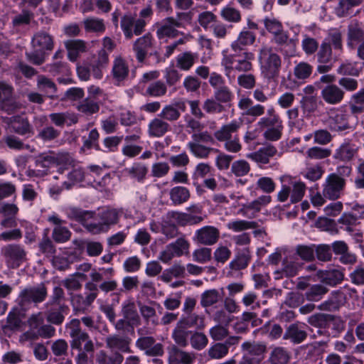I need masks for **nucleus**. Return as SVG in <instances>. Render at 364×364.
<instances>
[{"instance_id":"f257e3e1","label":"nucleus","mask_w":364,"mask_h":364,"mask_svg":"<svg viewBox=\"0 0 364 364\" xmlns=\"http://www.w3.org/2000/svg\"><path fill=\"white\" fill-rule=\"evenodd\" d=\"M256 34L244 28L237 38L230 44L231 52L224 50L222 52L221 65L229 82L235 80L237 73H248L253 70L255 54L247 48L253 45Z\"/></svg>"},{"instance_id":"f03ea898","label":"nucleus","mask_w":364,"mask_h":364,"mask_svg":"<svg viewBox=\"0 0 364 364\" xmlns=\"http://www.w3.org/2000/svg\"><path fill=\"white\" fill-rule=\"evenodd\" d=\"M122 211L116 208H107L98 213L90 210L84 228L93 235L107 232L118 223Z\"/></svg>"},{"instance_id":"7ed1b4c3","label":"nucleus","mask_w":364,"mask_h":364,"mask_svg":"<svg viewBox=\"0 0 364 364\" xmlns=\"http://www.w3.org/2000/svg\"><path fill=\"white\" fill-rule=\"evenodd\" d=\"M31 44L32 50L26 52V58L31 63L40 65L44 63L49 52L53 49L54 40L48 32L39 31L34 33Z\"/></svg>"},{"instance_id":"20e7f679","label":"nucleus","mask_w":364,"mask_h":364,"mask_svg":"<svg viewBox=\"0 0 364 364\" xmlns=\"http://www.w3.org/2000/svg\"><path fill=\"white\" fill-rule=\"evenodd\" d=\"M108 64V53L104 49H100L90 63H84L77 67V73L81 80L87 81L91 76L100 80L103 77V70Z\"/></svg>"},{"instance_id":"39448f33","label":"nucleus","mask_w":364,"mask_h":364,"mask_svg":"<svg viewBox=\"0 0 364 364\" xmlns=\"http://www.w3.org/2000/svg\"><path fill=\"white\" fill-rule=\"evenodd\" d=\"M258 60L264 78L273 80L279 76L282 67L281 57L272 47L263 46L259 50Z\"/></svg>"},{"instance_id":"423d86ee","label":"nucleus","mask_w":364,"mask_h":364,"mask_svg":"<svg viewBox=\"0 0 364 364\" xmlns=\"http://www.w3.org/2000/svg\"><path fill=\"white\" fill-rule=\"evenodd\" d=\"M242 126V122L232 120L230 123L223 125L214 132V137L220 142H224V148L231 153L239 152L242 145L237 135V131Z\"/></svg>"},{"instance_id":"0eeeda50","label":"nucleus","mask_w":364,"mask_h":364,"mask_svg":"<svg viewBox=\"0 0 364 364\" xmlns=\"http://www.w3.org/2000/svg\"><path fill=\"white\" fill-rule=\"evenodd\" d=\"M48 290L43 283L37 286L27 287L23 289L16 298V303L21 310L26 311L33 304L37 305L45 301Z\"/></svg>"},{"instance_id":"6e6552de","label":"nucleus","mask_w":364,"mask_h":364,"mask_svg":"<svg viewBox=\"0 0 364 364\" xmlns=\"http://www.w3.org/2000/svg\"><path fill=\"white\" fill-rule=\"evenodd\" d=\"M0 254L10 269L18 268L26 259V252L19 244H8L3 246Z\"/></svg>"},{"instance_id":"1a4fd4ad","label":"nucleus","mask_w":364,"mask_h":364,"mask_svg":"<svg viewBox=\"0 0 364 364\" xmlns=\"http://www.w3.org/2000/svg\"><path fill=\"white\" fill-rule=\"evenodd\" d=\"M209 83L213 88V96L222 104L230 105L235 98L234 92L225 85L223 77L217 73L210 75Z\"/></svg>"},{"instance_id":"9d476101","label":"nucleus","mask_w":364,"mask_h":364,"mask_svg":"<svg viewBox=\"0 0 364 364\" xmlns=\"http://www.w3.org/2000/svg\"><path fill=\"white\" fill-rule=\"evenodd\" d=\"M346 185V180L330 173L323 184L322 193L326 198L336 200L343 194Z\"/></svg>"},{"instance_id":"9b49d317","label":"nucleus","mask_w":364,"mask_h":364,"mask_svg":"<svg viewBox=\"0 0 364 364\" xmlns=\"http://www.w3.org/2000/svg\"><path fill=\"white\" fill-rule=\"evenodd\" d=\"M146 22L142 18H136L132 14H127L121 18L120 26L127 39H132L133 36H139L144 31Z\"/></svg>"},{"instance_id":"f8f14e48","label":"nucleus","mask_w":364,"mask_h":364,"mask_svg":"<svg viewBox=\"0 0 364 364\" xmlns=\"http://www.w3.org/2000/svg\"><path fill=\"white\" fill-rule=\"evenodd\" d=\"M316 61L318 63L316 71L320 74H325L333 68V62L337 60L338 56H333L332 48L330 43L323 42L321 44L316 55Z\"/></svg>"},{"instance_id":"ddd939ff","label":"nucleus","mask_w":364,"mask_h":364,"mask_svg":"<svg viewBox=\"0 0 364 364\" xmlns=\"http://www.w3.org/2000/svg\"><path fill=\"white\" fill-rule=\"evenodd\" d=\"M307 325L296 321L287 326L283 334V339L289 341L293 345H299L305 341L308 337Z\"/></svg>"},{"instance_id":"4468645a","label":"nucleus","mask_w":364,"mask_h":364,"mask_svg":"<svg viewBox=\"0 0 364 364\" xmlns=\"http://www.w3.org/2000/svg\"><path fill=\"white\" fill-rule=\"evenodd\" d=\"M219 238V230L210 225H206L197 230L193 237V240L196 242L205 246L215 245L217 243Z\"/></svg>"},{"instance_id":"2eb2a0df","label":"nucleus","mask_w":364,"mask_h":364,"mask_svg":"<svg viewBox=\"0 0 364 364\" xmlns=\"http://www.w3.org/2000/svg\"><path fill=\"white\" fill-rule=\"evenodd\" d=\"M349 114L339 109H331L329 112L328 124L331 131L343 132L351 129Z\"/></svg>"},{"instance_id":"dca6fc26","label":"nucleus","mask_w":364,"mask_h":364,"mask_svg":"<svg viewBox=\"0 0 364 364\" xmlns=\"http://www.w3.org/2000/svg\"><path fill=\"white\" fill-rule=\"evenodd\" d=\"M154 46V38L149 33L138 38L133 44V50L137 61L140 63L144 62L149 50Z\"/></svg>"},{"instance_id":"f3484780","label":"nucleus","mask_w":364,"mask_h":364,"mask_svg":"<svg viewBox=\"0 0 364 364\" xmlns=\"http://www.w3.org/2000/svg\"><path fill=\"white\" fill-rule=\"evenodd\" d=\"M129 67L127 61L122 56H117L112 63V76L117 85H121L128 78Z\"/></svg>"},{"instance_id":"a211bd4d","label":"nucleus","mask_w":364,"mask_h":364,"mask_svg":"<svg viewBox=\"0 0 364 364\" xmlns=\"http://www.w3.org/2000/svg\"><path fill=\"white\" fill-rule=\"evenodd\" d=\"M169 364H193L196 360V355L192 352H187L176 345H172L168 348Z\"/></svg>"},{"instance_id":"6ab92c4d","label":"nucleus","mask_w":364,"mask_h":364,"mask_svg":"<svg viewBox=\"0 0 364 364\" xmlns=\"http://www.w3.org/2000/svg\"><path fill=\"white\" fill-rule=\"evenodd\" d=\"M48 221L56 225L52 232V237L56 242L64 243L70 239L71 232L66 227L61 225L65 223V222L61 220L56 214L48 216Z\"/></svg>"},{"instance_id":"aec40b11","label":"nucleus","mask_w":364,"mask_h":364,"mask_svg":"<svg viewBox=\"0 0 364 364\" xmlns=\"http://www.w3.org/2000/svg\"><path fill=\"white\" fill-rule=\"evenodd\" d=\"M364 41V24L357 21H352L348 26L347 46L354 49Z\"/></svg>"},{"instance_id":"412c9836","label":"nucleus","mask_w":364,"mask_h":364,"mask_svg":"<svg viewBox=\"0 0 364 364\" xmlns=\"http://www.w3.org/2000/svg\"><path fill=\"white\" fill-rule=\"evenodd\" d=\"M186 110V102L183 100H179L173 104L165 105L159 114V117L166 122H175L180 118L181 112H184Z\"/></svg>"},{"instance_id":"4be33fe9","label":"nucleus","mask_w":364,"mask_h":364,"mask_svg":"<svg viewBox=\"0 0 364 364\" xmlns=\"http://www.w3.org/2000/svg\"><path fill=\"white\" fill-rule=\"evenodd\" d=\"M321 96L326 103L331 105H338L343 101L345 92L338 85L330 84L322 88Z\"/></svg>"},{"instance_id":"5701e85b","label":"nucleus","mask_w":364,"mask_h":364,"mask_svg":"<svg viewBox=\"0 0 364 364\" xmlns=\"http://www.w3.org/2000/svg\"><path fill=\"white\" fill-rule=\"evenodd\" d=\"M13 86L4 81H0V103L4 110L7 112L13 111L16 107L14 100Z\"/></svg>"},{"instance_id":"b1692460","label":"nucleus","mask_w":364,"mask_h":364,"mask_svg":"<svg viewBox=\"0 0 364 364\" xmlns=\"http://www.w3.org/2000/svg\"><path fill=\"white\" fill-rule=\"evenodd\" d=\"M155 340L152 337H141L136 341V346L145 351L149 356L161 355L164 353L163 346L161 343L154 344Z\"/></svg>"},{"instance_id":"393cba45","label":"nucleus","mask_w":364,"mask_h":364,"mask_svg":"<svg viewBox=\"0 0 364 364\" xmlns=\"http://www.w3.org/2000/svg\"><path fill=\"white\" fill-rule=\"evenodd\" d=\"M166 215L170 220L176 222L181 226L196 225L203 220L201 216L173 210L168 212Z\"/></svg>"},{"instance_id":"a878e982","label":"nucleus","mask_w":364,"mask_h":364,"mask_svg":"<svg viewBox=\"0 0 364 364\" xmlns=\"http://www.w3.org/2000/svg\"><path fill=\"white\" fill-rule=\"evenodd\" d=\"M250 259L249 247L237 248L235 258L229 264L230 268L233 270L244 269L248 266Z\"/></svg>"},{"instance_id":"bb28decb","label":"nucleus","mask_w":364,"mask_h":364,"mask_svg":"<svg viewBox=\"0 0 364 364\" xmlns=\"http://www.w3.org/2000/svg\"><path fill=\"white\" fill-rule=\"evenodd\" d=\"M49 119L53 124L59 127H63L65 125L70 127L78 122L77 115L70 112L51 113L49 114Z\"/></svg>"},{"instance_id":"cd10ccee","label":"nucleus","mask_w":364,"mask_h":364,"mask_svg":"<svg viewBox=\"0 0 364 364\" xmlns=\"http://www.w3.org/2000/svg\"><path fill=\"white\" fill-rule=\"evenodd\" d=\"M277 153V149L272 145H268L260 148L257 151L247 155V158L259 164H267L271 157Z\"/></svg>"},{"instance_id":"c85d7f7f","label":"nucleus","mask_w":364,"mask_h":364,"mask_svg":"<svg viewBox=\"0 0 364 364\" xmlns=\"http://www.w3.org/2000/svg\"><path fill=\"white\" fill-rule=\"evenodd\" d=\"M171 130V125L160 117H155L148 125V134L152 137H161Z\"/></svg>"},{"instance_id":"c756f323","label":"nucleus","mask_w":364,"mask_h":364,"mask_svg":"<svg viewBox=\"0 0 364 364\" xmlns=\"http://www.w3.org/2000/svg\"><path fill=\"white\" fill-rule=\"evenodd\" d=\"M124 356L117 350H99L95 355L97 364H122Z\"/></svg>"},{"instance_id":"7c9ffc66","label":"nucleus","mask_w":364,"mask_h":364,"mask_svg":"<svg viewBox=\"0 0 364 364\" xmlns=\"http://www.w3.org/2000/svg\"><path fill=\"white\" fill-rule=\"evenodd\" d=\"M105 343L110 350H117L119 353H130L129 341L118 335H112L105 338Z\"/></svg>"},{"instance_id":"2f4dec72","label":"nucleus","mask_w":364,"mask_h":364,"mask_svg":"<svg viewBox=\"0 0 364 364\" xmlns=\"http://www.w3.org/2000/svg\"><path fill=\"white\" fill-rule=\"evenodd\" d=\"M12 130L19 135L33 134V127L27 118L21 116H14L10 119Z\"/></svg>"},{"instance_id":"473e14b6","label":"nucleus","mask_w":364,"mask_h":364,"mask_svg":"<svg viewBox=\"0 0 364 364\" xmlns=\"http://www.w3.org/2000/svg\"><path fill=\"white\" fill-rule=\"evenodd\" d=\"M70 302L76 314H83L92 304V296L81 294H70Z\"/></svg>"},{"instance_id":"72a5a7b5","label":"nucleus","mask_w":364,"mask_h":364,"mask_svg":"<svg viewBox=\"0 0 364 364\" xmlns=\"http://www.w3.org/2000/svg\"><path fill=\"white\" fill-rule=\"evenodd\" d=\"M148 171V166L141 162L134 163L130 167L124 169V172L132 179L141 183H144L146 180Z\"/></svg>"},{"instance_id":"f704fd0d","label":"nucleus","mask_w":364,"mask_h":364,"mask_svg":"<svg viewBox=\"0 0 364 364\" xmlns=\"http://www.w3.org/2000/svg\"><path fill=\"white\" fill-rule=\"evenodd\" d=\"M302 263L296 255H289L282 261V272L288 277L296 276L301 269Z\"/></svg>"},{"instance_id":"c9c22d12","label":"nucleus","mask_w":364,"mask_h":364,"mask_svg":"<svg viewBox=\"0 0 364 364\" xmlns=\"http://www.w3.org/2000/svg\"><path fill=\"white\" fill-rule=\"evenodd\" d=\"M82 344H84L83 348L85 351L94 352V343L88 333L85 331L74 336L70 341V346L73 349L82 350Z\"/></svg>"},{"instance_id":"e433bc0d","label":"nucleus","mask_w":364,"mask_h":364,"mask_svg":"<svg viewBox=\"0 0 364 364\" xmlns=\"http://www.w3.org/2000/svg\"><path fill=\"white\" fill-rule=\"evenodd\" d=\"M177 323L187 329L196 328L201 330L205 327L204 317L196 313L186 314V316H182Z\"/></svg>"},{"instance_id":"4c0bfd02","label":"nucleus","mask_w":364,"mask_h":364,"mask_svg":"<svg viewBox=\"0 0 364 364\" xmlns=\"http://www.w3.org/2000/svg\"><path fill=\"white\" fill-rule=\"evenodd\" d=\"M198 58L197 53L191 51L181 53L176 58V68L183 71H188L193 66Z\"/></svg>"},{"instance_id":"58836bf2","label":"nucleus","mask_w":364,"mask_h":364,"mask_svg":"<svg viewBox=\"0 0 364 364\" xmlns=\"http://www.w3.org/2000/svg\"><path fill=\"white\" fill-rule=\"evenodd\" d=\"M65 46L68 50V58L73 62L76 61L79 55L86 50L85 41L79 39L67 41Z\"/></svg>"},{"instance_id":"ea45409f","label":"nucleus","mask_w":364,"mask_h":364,"mask_svg":"<svg viewBox=\"0 0 364 364\" xmlns=\"http://www.w3.org/2000/svg\"><path fill=\"white\" fill-rule=\"evenodd\" d=\"M37 87L38 90L44 92L48 97L50 99H57L56 95L57 87L54 82L46 77L45 75H41L37 77Z\"/></svg>"},{"instance_id":"a19ab883","label":"nucleus","mask_w":364,"mask_h":364,"mask_svg":"<svg viewBox=\"0 0 364 364\" xmlns=\"http://www.w3.org/2000/svg\"><path fill=\"white\" fill-rule=\"evenodd\" d=\"M334 316L324 313H316L307 318V323L315 328H329L332 321H333Z\"/></svg>"},{"instance_id":"79ce46f5","label":"nucleus","mask_w":364,"mask_h":364,"mask_svg":"<svg viewBox=\"0 0 364 364\" xmlns=\"http://www.w3.org/2000/svg\"><path fill=\"white\" fill-rule=\"evenodd\" d=\"M191 331L177 323L172 331L171 338L177 346L185 348L188 345V339L191 337Z\"/></svg>"},{"instance_id":"37998d69","label":"nucleus","mask_w":364,"mask_h":364,"mask_svg":"<svg viewBox=\"0 0 364 364\" xmlns=\"http://www.w3.org/2000/svg\"><path fill=\"white\" fill-rule=\"evenodd\" d=\"M191 196L189 190L183 186H175L169 191L170 200L174 205L187 202Z\"/></svg>"},{"instance_id":"c03bdc74","label":"nucleus","mask_w":364,"mask_h":364,"mask_svg":"<svg viewBox=\"0 0 364 364\" xmlns=\"http://www.w3.org/2000/svg\"><path fill=\"white\" fill-rule=\"evenodd\" d=\"M242 351L246 352L247 355L262 356L267 350V346L263 342L246 341L241 345Z\"/></svg>"},{"instance_id":"a18cd8bd","label":"nucleus","mask_w":364,"mask_h":364,"mask_svg":"<svg viewBox=\"0 0 364 364\" xmlns=\"http://www.w3.org/2000/svg\"><path fill=\"white\" fill-rule=\"evenodd\" d=\"M55 162V158L53 156L47 155L39 156L35 162L36 169L34 171L38 172L36 176H42L47 175L48 169L51 166L54 165Z\"/></svg>"},{"instance_id":"49530a36","label":"nucleus","mask_w":364,"mask_h":364,"mask_svg":"<svg viewBox=\"0 0 364 364\" xmlns=\"http://www.w3.org/2000/svg\"><path fill=\"white\" fill-rule=\"evenodd\" d=\"M352 114L358 115L364 112V87L353 94L349 102Z\"/></svg>"},{"instance_id":"de8ad7c7","label":"nucleus","mask_w":364,"mask_h":364,"mask_svg":"<svg viewBox=\"0 0 364 364\" xmlns=\"http://www.w3.org/2000/svg\"><path fill=\"white\" fill-rule=\"evenodd\" d=\"M186 276V268L179 263H175L170 268L165 269L161 275V279L169 282L173 278H183Z\"/></svg>"},{"instance_id":"09e8293b","label":"nucleus","mask_w":364,"mask_h":364,"mask_svg":"<svg viewBox=\"0 0 364 364\" xmlns=\"http://www.w3.org/2000/svg\"><path fill=\"white\" fill-rule=\"evenodd\" d=\"M319 277L323 283L333 287L343 280L344 275L340 270L330 269L321 272Z\"/></svg>"},{"instance_id":"8fccbe9b","label":"nucleus","mask_w":364,"mask_h":364,"mask_svg":"<svg viewBox=\"0 0 364 364\" xmlns=\"http://www.w3.org/2000/svg\"><path fill=\"white\" fill-rule=\"evenodd\" d=\"M177 28L171 22H170L168 18H165L161 24L158 27L156 31V36L159 39L164 38H174L178 34Z\"/></svg>"},{"instance_id":"3c124183","label":"nucleus","mask_w":364,"mask_h":364,"mask_svg":"<svg viewBox=\"0 0 364 364\" xmlns=\"http://www.w3.org/2000/svg\"><path fill=\"white\" fill-rule=\"evenodd\" d=\"M122 314L123 317L129 320L132 324L138 326L140 323V318L134 302H124L122 306Z\"/></svg>"},{"instance_id":"603ef678","label":"nucleus","mask_w":364,"mask_h":364,"mask_svg":"<svg viewBox=\"0 0 364 364\" xmlns=\"http://www.w3.org/2000/svg\"><path fill=\"white\" fill-rule=\"evenodd\" d=\"M68 310V306L66 305H60L58 308L50 309L47 314L46 319L50 323L60 325L63 322L64 314H66Z\"/></svg>"},{"instance_id":"864d4df0","label":"nucleus","mask_w":364,"mask_h":364,"mask_svg":"<svg viewBox=\"0 0 364 364\" xmlns=\"http://www.w3.org/2000/svg\"><path fill=\"white\" fill-rule=\"evenodd\" d=\"M328 291V289L323 284H312L306 291L304 296L309 301H318L322 299Z\"/></svg>"},{"instance_id":"5fc2aeb1","label":"nucleus","mask_w":364,"mask_h":364,"mask_svg":"<svg viewBox=\"0 0 364 364\" xmlns=\"http://www.w3.org/2000/svg\"><path fill=\"white\" fill-rule=\"evenodd\" d=\"M290 353L283 347H276L270 353L268 358L269 364H287Z\"/></svg>"},{"instance_id":"6e6d98bb","label":"nucleus","mask_w":364,"mask_h":364,"mask_svg":"<svg viewBox=\"0 0 364 364\" xmlns=\"http://www.w3.org/2000/svg\"><path fill=\"white\" fill-rule=\"evenodd\" d=\"M167 92V86L161 80H156L148 85L144 95L151 97H161Z\"/></svg>"},{"instance_id":"4d7b16f0","label":"nucleus","mask_w":364,"mask_h":364,"mask_svg":"<svg viewBox=\"0 0 364 364\" xmlns=\"http://www.w3.org/2000/svg\"><path fill=\"white\" fill-rule=\"evenodd\" d=\"M337 221L339 230H345L349 233L353 232L355 226L358 224L356 218L349 212L343 213Z\"/></svg>"},{"instance_id":"13d9d810","label":"nucleus","mask_w":364,"mask_h":364,"mask_svg":"<svg viewBox=\"0 0 364 364\" xmlns=\"http://www.w3.org/2000/svg\"><path fill=\"white\" fill-rule=\"evenodd\" d=\"M65 213L70 220H75L84 227L90 210H85L76 207H68L65 209Z\"/></svg>"},{"instance_id":"bf43d9fd","label":"nucleus","mask_w":364,"mask_h":364,"mask_svg":"<svg viewBox=\"0 0 364 364\" xmlns=\"http://www.w3.org/2000/svg\"><path fill=\"white\" fill-rule=\"evenodd\" d=\"M83 25L85 30L87 32H93L101 34L103 33L106 29L104 20L93 16L84 19Z\"/></svg>"},{"instance_id":"052dcab7","label":"nucleus","mask_w":364,"mask_h":364,"mask_svg":"<svg viewBox=\"0 0 364 364\" xmlns=\"http://www.w3.org/2000/svg\"><path fill=\"white\" fill-rule=\"evenodd\" d=\"M187 147L191 153L198 159H207L211 152L218 151V149L196 143H188Z\"/></svg>"},{"instance_id":"680f3d73","label":"nucleus","mask_w":364,"mask_h":364,"mask_svg":"<svg viewBox=\"0 0 364 364\" xmlns=\"http://www.w3.org/2000/svg\"><path fill=\"white\" fill-rule=\"evenodd\" d=\"M363 0H339L335 9L336 14L338 17H345L350 14L352 8L359 6Z\"/></svg>"},{"instance_id":"e2e57ef3","label":"nucleus","mask_w":364,"mask_h":364,"mask_svg":"<svg viewBox=\"0 0 364 364\" xmlns=\"http://www.w3.org/2000/svg\"><path fill=\"white\" fill-rule=\"evenodd\" d=\"M223 297L222 294L217 289H209L201 294L200 305L203 307H209L216 304Z\"/></svg>"},{"instance_id":"0e129e2a","label":"nucleus","mask_w":364,"mask_h":364,"mask_svg":"<svg viewBox=\"0 0 364 364\" xmlns=\"http://www.w3.org/2000/svg\"><path fill=\"white\" fill-rule=\"evenodd\" d=\"M85 279V274L77 272L63 280V284L69 291H77L82 287V280Z\"/></svg>"},{"instance_id":"69168bd1","label":"nucleus","mask_w":364,"mask_h":364,"mask_svg":"<svg viewBox=\"0 0 364 364\" xmlns=\"http://www.w3.org/2000/svg\"><path fill=\"white\" fill-rule=\"evenodd\" d=\"M100 134L97 129H92L87 138L83 137V144L81 147L82 151L95 149L97 151L102 150L99 144Z\"/></svg>"},{"instance_id":"338daca9","label":"nucleus","mask_w":364,"mask_h":364,"mask_svg":"<svg viewBox=\"0 0 364 364\" xmlns=\"http://www.w3.org/2000/svg\"><path fill=\"white\" fill-rule=\"evenodd\" d=\"M227 228L234 232H241L249 229H254L257 227V223L245 220H232L227 223Z\"/></svg>"},{"instance_id":"774afa93","label":"nucleus","mask_w":364,"mask_h":364,"mask_svg":"<svg viewBox=\"0 0 364 364\" xmlns=\"http://www.w3.org/2000/svg\"><path fill=\"white\" fill-rule=\"evenodd\" d=\"M176 257L187 255L189 252L190 243L184 237L178 238L176 241L168 244Z\"/></svg>"}]
</instances>
